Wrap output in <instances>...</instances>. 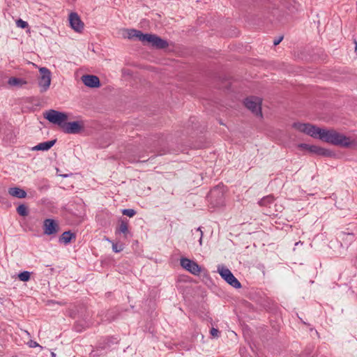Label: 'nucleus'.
<instances>
[{
  "label": "nucleus",
  "mask_w": 357,
  "mask_h": 357,
  "mask_svg": "<svg viewBox=\"0 0 357 357\" xmlns=\"http://www.w3.org/2000/svg\"><path fill=\"white\" fill-rule=\"evenodd\" d=\"M181 266L195 275H199L201 272V267L199 265L197 262L188 258H182L181 259Z\"/></svg>",
  "instance_id": "obj_9"
},
{
  "label": "nucleus",
  "mask_w": 357,
  "mask_h": 357,
  "mask_svg": "<svg viewBox=\"0 0 357 357\" xmlns=\"http://www.w3.org/2000/svg\"><path fill=\"white\" fill-rule=\"evenodd\" d=\"M208 199L212 202L214 198H217L215 204H220L222 202L223 191L219 186L214 187L208 193Z\"/></svg>",
  "instance_id": "obj_14"
},
{
  "label": "nucleus",
  "mask_w": 357,
  "mask_h": 357,
  "mask_svg": "<svg viewBox=\"0 0 357 357\" xmlns=\"http://www.w3.org/2000/svg\"><path fill=\"white\" fill-rule=\"evenodd\" d=\"M218 273L221 277L231 287L236 289H239L241 287V282L234 277L229 269L225 267H222L221 268H219Z\"/></svg>",
  "instance_id": "obj_7"
},
{
  "label": "nucleus",
  "mask_w": 357,
  "mask_h": 357,
  "mask_svg": "<svg viewBox=\"0 0 357 357\" xmlns=\"http://www.w3.org/2000/svg\"><path fill=\"white\" fill-rule=\"evenodd\" d=\"M17 213L22 217H26L29 215L28 206L24 204H20L16 208Z\"/></svg>",
  "instance_id": "obj_23"
},
{
  "label": "nucleus",
  "mask_w": 357,
  "mask_h": 357,
  "mask_svg": "<svg viewBox=\"0 0 357 357\" xmlns=\"http://www.w3.org/2000/svg\"><path fill=\"white\" fill-rule=\"evenodd\" d=\"M284 6L290 13H294L298 10L300 3L296 0H286Z\"/></svg>",
  "instance_id": "obj_19"
},
{
  "label": "nucleus",
  "mask_w": 357,
  "mask_h": 357,
  "mask_svg": "<svg viewBox=\"0 0 357 357\" xmlns=\"http://www.w3.org/2000/svg\"><path fill=\"white\" fill-rule=\"evenodd\" d=\"M298 147L307 150L309 152L317 154L318 155L331 157L335 155L331 151L315 145L300 144Z\"/></svg>",
  "instance_id": "obj_8"
},
{
  "label": "nucleus",
  "mask_w": 357,
  "mask_h": 357,
  "mask_svg": "<svg viewBox=\"0 0 357 357\" xmlns=\"http://www.w3.org/2000/svg\"><path fill=\"white\" fill-rule=\"evenodd\" d=\"M202 231H201V237H200V239H199V243L200 244L202 243Z\"/></svg>",
  "instance_id": "obj_35"
},
{
  "label": "nucleus",
  "mask_w": 357,
  "mask_h": 357,
  "mask_svg": "<svg viewBox=\"0 0 357 357\" xmlns=\"http://www.w3.org/2000/svg\"><path fill=\"white\" fill-rule=\"evenodd\" d=\"M354 44H355V50L357 51V41L354 40Z\"/></svg>",
  "instance_id": "obj_34"
},
{
  "label": "nucleus",
  "mask_w": 357,
  "mask_h": 357,
  "mask_svg": "<svg viewBox=\"0 0 357 357\" xmlns=\"http://www.w3.org/2000/svg\"><path fill=\"white\" fill-rule=\"evenodd\" d=\"M70 316L72 317V318H75V313L73 311H70Z\"/></svg>",
  "instance_id": "obj_33"
},
{
  "label": "nucleus",
  "mask_w": 357,
  "mask_h": 357,
  "mask_svg": "<svg viewBox=\"0 0 357 357\" xmlns=\"http://www.w3.org/2000/svg\"><path fill=\"white\" fill-rule=\"evenodd\" d=\"M123 246L122 245H118L117 243H112V250L114 252L118 253L122 251Z\"/></svg>",
  "instance_id": "obj_27"
},
{
  "label": "nucleus",
  "mask_w": 357,
  "mask_h": 357,
  "mask_svg": "<svg viewBox=\"0 0 357 357\" xmlns=\"http://www.w3.org/2000/svg\"><path fill=\"white\" fill-rule=\"evenodd\" d=\"M282 39H283V36H280L278 39L274 40L273 45L275 46L278 45L282 40Z\"/></svg>",
  "instance_id": "obj_30"
},
{
  "label": "nucleus",
  "mask_w": 357,
  "mask_h": 357,
  "mask_svg": "<svg viewBox=\"0 0 357 357\" xmlns=\"http://www.w3.org/2000/svg\"><path fill=\"white\" fill-rule=\"evenodd\" d=\"M321 134V141L335 146L349 148L354 144V141H351L349 137L338 132L334 129H325L324 132Z\"/></svg>",
  "instance_id": "obj_1"
},
{
  "label": "nucleus",
  "mask_w": 357,
  "mask_h": 357,
  "mask_svg": "<svg viewBox=\"0 0 357 357\" xmlns=\"http://www.w3.org/2000/svg\"><path fill=\"white\" fill-rule=\"evenodd\" d=\"M142 38H144V43H147L157 50H163L169 46L166 40L155 34L145 33L144 36H142Z\"/></svg>",
  "instance_id": "obj_4"
},
{
  "label": "nucleus",
  "mask_w": 357,
  "mask_h": 357,
  "mask_svg": "<svg viewBox=\"0 0 357 357\" xmlns=\"http://www.w3.org/2000/svg\"><path fill=\"white\" fill-rule=\"evenodd\" d=\"M292 127L301 132L305 133L313 138H318L320 140L321 133L325 130V129L318 128L310 123H303L300 122L294 123Z\"/></svg>",
  "instance_id": "obj_2"
},
{
  "label": "nucleus",
  "mask_w": 357,
  "mask_h": 357,
  "mask_svg": "<svg viewBox=\"0 0 357 357\" xmlns=\"http://www.w3.org/2000/svg\"><path fill=\"white\" fill-rule=\"evenodd\" d=\"M211 335L213 337H218V333H219V331L215 328H212L211 329Z\"/></svg>",
  "instance_id": "obj_28"
},
{
  "label": "nucleus",
  "mask_w": 357,
  "mask_h": 357,
  "mask_svg": "<svg viewBox=\"0 0 357 357\" xmlns=\"http://www.w3.org/2000/svg\"><path fill=\"white\" fill-rule=\"evenodd\" d=\"M75 330H76L77 331L80 332V331H82V330L83 327H82L79 324H77H77L75 325Z\"/></svg>",
  "instance_id": "obj_31"
},
{
  "label": "nucleus",
  "mask_w": 357,
  "mask_h": 357,
  "mask_svg": "<svg viewBox=\"0 0 357 357\" xmlns=\"http://www.w3.org/2000/svg\"><path fill=\"white\" fill-rule=\"evenodd\" d=\"M81 79L84 84L90 88H98L101 85L100 79L96 75H84L82 76Z\"/></svg>",
  "instance_id": "obj_11"
},
{
  "label": "nucleus",
  "mask_w": 357,
  "mask_h": 357,
  "mask_svg": "<svg viewBox=\"0 0 357 357\" xmlns=\"http://www.w3.org/2000/svg\"><path fill=\"white\" fill-rule=\"evenodd\" d=\"M274 197L273 195H268L266 197H264L259 201V204L261 206H265L271 208V205L273 204L274 202Z\"/></svg>",
  "instance_id": "obj_20"
},
{
  "label": "nucleus",
  "mask_w": 357,
  "mask_h": 357,
  "mask_svg": "<svg viewBox=\"0 0 357 357\" xmlns=\"http://www.w3.org/2000/svg\"><path fill=\"white\" fill-rule=\"evenodd\" d=\"M44 233L47 235L54 234L59 231V225L53 219H46L43 225Z\"/></svg>",
  "instance_id": "obj_12"
},
{
  "label": "nucleus",
  "mask_w": 357,
  "mask_h": 357,
  "mask_svg": "<svg viewBox=\"0 0 357 357\" xmlns=\"http://www.w3.org/2000/svg\"><path fill=\"white\" fill-rule=\"evenodd\" d=\"M63 129L66 133L77 134L82 130L83 126L80 124L79 121H73L66 123V125Z\"/></svg>",
  "instance_id": "obj_13"
},
{
  "label": "nucleus",
  "mask_w": 357,
  "mask_h": 357,
  "mask_svg": "<svg viewBox=\"0 0 357 357\" xmlns=\"http://www.w3.org/2000/svg\"><path fill=\"white\" fill-rule=\"evenodd\" d=\"M16 24L18 27L22 29H25L29 26V24L26 22L22 20V19H19L16 21Z\"/></svg>",
  "instance_id": "obj_26"
},
{
  "label": "nucleus",
  "mask_w": 357,
  "mask_h": 357,
  "mask_svg": "<svg viewBox=\"0 0 357 357\" xmlns=\"http://www.w3.org/2000/svg\"><path fill=\"white\" fill-rule=\"evenodd\" d=\"M61 176H63V177H67V175H66V174H65V175H61Z\"/></svg>",
  "instance_id": "obj_37"
},
{
  "label": "nucleus",
  "mask_w": 357,
  "mask_h": 357,
  "mask_svg": "<svg viewBox=\"0 0 357 357\" xmlns=\"http://www.w3.org/2000/svg\"><path fill=\"white\" fill-rule=\"evenodd\" d=\"M145 33H143L142 31L136 30V29H130L128 31V38L132 39L134 38H137L141 42L144 43V38L142 36H144Z\"/></svg>",
  "instance_id": "obj_21"
},
{
  "label": "nucleus",
  "mask_w": 357,
  "mask_h": 357,
  "mask_svg": "<svg viewBox=\"0 0 357 357\" xmlns=\"http://www.w3.org/2000/svg\"><path fill=\"white\" fill-rule=\"evenodd\" d=\"M8 194L12 197L22 199L26 197V192L19 187H13L8 188Z\"/></svg>",
  "instance_id": "obj_15"
},
{
  "label": "nucleus",
  "mask_w": 357,
  "mask_h": 357,
  "mask_svg": "<svg viewBox=\"0 0 357 357\" xmlns=\"http://www.w3.org/2000/svg\"><path fill=\"white\" fill-rule=\"evenodd\" d=\"M76 235L70 231H64L59 237V242L65 244L69 243L72 239H75Z\"/></svg>",
  "instance_id": "obj_18"
},
{
  "label": "nucleus",
  "mask_w": 357,
  "mask_h": 357,
  "mask_svg": "<svg viewBox=\"0 0 357 357\" xmlns=\"http://www.w3.org/2000/svg\"><path fill=\"white\" fill-rule=\"evenodd\" d=\"M56 142V139L44 142L35 146L32 149L33 151H48L55 144Z\"/></svg>",
  "instance_id": "obj_17"
},
{
  "label": "nucleus",
  "mask_w": 357,
  "mask_h": 357,
  "mask_svg": "<svg viewBox=\"0 0 357 357\" xmlns=\"http://www.w3.org/2000/svg\"><path fill=\"white\" fill-rule=\"evenodd\" d=\"M69 22L70 27L77 33H82L84 24L77 13H70L69 15Z\"/></svg>",
  "instance_id": "obj_10"
},
{
  "label": "nucleus",
  "mask_w": 357,
  "mask_h": 357,
  "mask_svg": "<svg viewBox=\"0 0 357 357\" xmlns=\"http://www.w3.org/2000/svg\"><path fill=\"white\" fill-rule=\"evenodd\" d=\"M8 84L11 86H22L26 84V82L21 78L12 77L9 78Z\"/></svg>",
  "instance_id": "obj_22"
},
{
  "label": "nucleus",
  "mask_w": 357,
  "mask_h": 357,
  "mask_svg": "<svg viewBox=\"0 0 357 357\" xmlns=\"http://www.w3.org/2000/svg\"><path fill=\"white\" fill-rule=\"evenodd\" d=\"M122 213L125 215H127V216L131 218L136 214V211L132 208H127V209H123L122 211Z\"/></svg>",
  "instance_id": "obj_25"
},
{
  "label": "nucleus",
  "mask_w": 357,
  "mask_h": 357,
  "mask_svg": "<svg viewBox=\"0 0 357 357\" xmlns=\"http://www.w3.org/2000/svg\"><path fill=\"white\" fill-rule=\"evenodd\" d=\"M112 314H113V312L109 311V312H107V313L106 314L107 319L109 321H111L112 320H114L115 319V317L114 315H112Z\"/></svg>",
  "instance_id": "obj_29"
},
{
  "label": "nucleus",
  "mask_w": 357,
  "mask_h": 357,
  "mask_svg": "<svg viewBox=\"0 0 357 357\" xmlns=\"http://www.w3.org/2000/svg\"><path fill=\"white\" fill-rule=\"evenodd\" d=\"M40 77L38 80V85L40 87V92H45L50 87L51 83V73L47 68L43 67L39 70Z\"/></svg>",
  "instance_id": "obj_6"
},
{
  "label": "nucleus",
  "mask_w": 357,
  "mask_h": 357,
  "mask_svg": "<svg viewBox=\"0 0 357 357\" xmlns=\"http://www.w3.org/2000/svg\"><path fill=\"white\" fill-rule=\"evenodd\" d=\"M43 116L50 123L64 128L68 120L67 114L54 109H50L43 113Z\"/></svg>",
  "instance_id": "obj_3"
},
{
  "label": "nucleus",
  "mask_w": 357,
  "mask_h": 357,
  "mask_svg": "<svg viewBox=\"0 0 357 357\" xmlns=\"http://www.w3.org/2000/svg\"><path fill=\"white\" fill-rule=\"evenodd\" d=\"M116 233H122L125 237H127L128 234H129L128 221L127 219H121L119 220V225L116 229Z\"/></svg>",
  "instance_id": "obj_16"
},
{
  "label": "nucleus",
  "mask_w": 357,
  "mask_h": 357,
  "mask_svg": "<svg viewBox=\"0 0 357 357\" xmlns=\"http://www.w3.org/2000/svg\"><path fill=\"white\" fill-rule=\"evenodd\" d=\"M39 344L36 342H34L33 340H31L30 342H29V347H38Z\"/></svg>",
  "instance_id": "obj_32"
},
{
  "label": "nucleus",
  "mask_w": 357,
  "mask_h": 357,
  "mask_svg": "<svg viewBox=\"0 0 357 357\" xmlns=\"http://www.w3.org/2000/svg\"><path fill=\"white\" fill-rule=\"evenodd\" d=\"M261 98L256 96L248 97L244 100V105L246 108L250 109L256 116L262 117L261 112Z\"/></svg>",
  "instance_id": "obj_5"
},
{
  "label": "nucleus",
  "mask_w": 357,
  "mask_h": 357,
  "mask_svg": "<svg viewBox=\"0 0 357 357\" xmlns=\"http://www.w3.org/2000/svg\"><path fill=\"white\" fill-rule=\"evenodd\" d=\"M19 280L22 282H28L31 278V273L26 271L21 272L17 275Z\"/></svg>",
  "instance_id": "obj_24"
},
{
  "label": "nucleus",
  "mask_w": 357,
  "mask_h": 357,
  "mask_svg": "<svg viewBox=\"0 0 357 357\" xmlns=\"http://www.w3.org/2000/svg\"><path fill=\"white\" fill-rule=\"evenodd\" d=\"M56 356V354L54 353H52V357H55Z\"/></svg>",
  "instance_id": "obj_36"
}]
</instances>
